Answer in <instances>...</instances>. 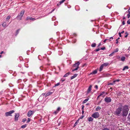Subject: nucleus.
I'll list each match as a JSON object with an SVG mask.
<instances>
[{
	"mask_svg": "<svg viewBox=\"0 0 130 130\" xmlns=\"http://www.w3.org/2000/svg\"><path fill=\"white\" fill-rule=\"evenodd\" d=\"M79 119H78V120L77 121L75 122V124H74L73 126V127H74L78 124L79 122Z\"/></svg>",
	"mask_w": 130,
	"mask_h": 130,
	"instance_id": "f8f14e48",
	"label": "nucleus"
},
{
	"mask_svg": "<svg viewBox=\"0 0 130 130\" xmlns=\"http://www.w3.org/2000/svg\"><path fill=\"white\" fill-rule=\"evenodd\" d=\"M32 20V17H27L26 20Z\"/></svg>",
	"mask_w": 130,
	"mask_h": 130,
	"instance_id": "4be33fe9",
	"label": "nucleus"
},
{
	"mask_svg": "<svg viewBox=\"0 0 130 130\" xmlns=\"http://www.w3.org/2000/svg\"><path fill=\"white\" fill-rule=\"evenodd\" d=\"M36 20V19H35V18H32V20L34 21V20Z\"/></svg>",
	"mask_w": 130,
	"mask_h": 130,
	"instance_id": "bf43d9fd",
	"label": "nucleus"
},
{
	"mask_svg": "<svg viewBox=\"0 0 130 130\" xmlns=\"http://www.w3.org/2000/svg\"><path fill=\"white\" fill-rule=\"evenodd\" d=\"M122 116L123 117L126 116L128 112L129 109L127 105H125L122 107Z\"/></svg>",
	"mask_w": 130,
	"mask_h": 130,
	"instance_id": "f257e3e1",
	"label": "nucleus"
},
{
	"mask_svg": "<svg viewBox=\"0 0 130 130\" xmlns=\"http://www.w3.org/2000/svg\"><path fill=\"white\" fill-rule=\"evenodd\" d=\"M14 112V111L12 110L9 112H7L5 113V115L6 116H11V115Z\"/></svg>",
	"mask_w": 130,
	"mask_h": 130,
	"instance_id": "423d86ee",
	"label": "nucleus"
},
{
	"mask_svg": "<svg viewBox=\"0 0 130 130\" xmlns=\"http://www.w3.org/2000/svg\"><path fill=\"white\" fill-rule=\"evenodd\" d=\"M32 111L31 110H29L27 113V116L29 117L32 115Z\"/></svg>",
	"mask_w": 130,
	"mask_h": 130,
	"instance_id": "9d476101",
	"label": "nucleus"
},
{
	"mask_svg": "<svg viewBox=\"0 0 130 130\" xmlns=\"http://www.w3.org/2000/svg\"><path fill=\"white\" fill-rule=\"evenodd\" d=\"M128 11L129 13H130V7L129 8V9L128 10Z\"/></svg>",
	"mask_w": 130,
	"mask_h": 130,
	"instance_id": "6e6d98bb",
	"label": "nucleus"
},
{
	"mask_svg": "<svg viewBox=\"0 0 130 130\" xmlns=\"http://www.w3.org/2000/svg\"><path fill=\"white\" fill-rule=\"evenodd\" d=\"M100 96H99V95L98 97H97V99H98V98H99V97Z\"/></svg>",
	"mask_w": 130,
	"mask_h": 130,
	"instance_id": "338daca9",
	"label": "nucleus"
},
{
	"mask_svg": "<svg viewBox=\"0 0 130 130\" xmlns=\"http://www.w3.org/2000/svg\"><path fill=\"white\" fill-rule=\"evenodd\" d=\"M27 125V124H25V125H22L21 126V128H24L26 127Z\"/></svg>",
	"mask_w": 130,
	"mask_h": 130,
	"instance_id": "b1692460",
	"label": "nucleus"
},
{
	"mask_svg": "<svg viewBox=\"0 0 130 130\" xmlns=\"http://www.w3.org/2000/svg\"><path fill=\"white\" fill-rule=\"evenodd\" d=\"M101 107L100 106H98L96 108L95 110L96 111H98V110H100L101 109Z\"/></svg>",
	"mask_w": 130,
	"mask_h": 130,
	"instance_id": "5701e85b",
	"label": "nucleus"
},
{
	"mask_svg": "<svg viewBox=\"0 0 130 130\" xmlns=\"http://www.w3.org/2000/svg\"><path fill=\"white\" fill-rule=\"evenodd\" d=\"M89 104V103H87L86 104L87 105H88Z\"/></svg>",
	"mask_w": 130,
	"mask_h": 130,
	"instance_id": "774afa93",
	"label": "nucleus"
},
{
	"mask_svg": "<svg viewBox=\"0 0 130 130\" xmlns=\"http://www.w3.org/2000/svg\"><path fill=\"white\" fill-rule=\"evenodd\" d=\"M128 67L127 66H126L124 67L123 68V70L124 71L126 69H128Z\"/></svg>",
	"mask_w": 130,
	"mask_h": 130,
	"instance_id": "aec40b11",
	"label": "nucleus"
},
{
	"mask_svg": "<svg viewBox=\"0 0 130 130\" xmlns=\"http://www.w3.org/2000/svg\"><path fill=\"white\" fill-rule=\"evenodd\" d=\"M115 53L114 52H113L111 53L109 55V56H112L113 55V54H115Z\"/></svg>",
	"mask_w": 130,
	"mask_h": 130,
	"instance_id": "473e14b6",
	"label": "nucleus"
},
{
	"mask_svg": "<svg viewBox=\"0 0 130 130\" xmlns=\"http://www.w3.org/2000/svg\"><path fill=\"white\" fill-rule=\"evenodd\" d=\"M121 33L120 32H119V36L120 37H121Z\"/></svg>",
	"mask_w": 130,
	"mask_h": 130,
	"instance_id": "de8ad7c7",
	"label": "nucleus"
},
{
	"mask_svg": "<svg viewBox=\"0 0 130 130\" xmlns=\"http://www.w3.org/2000/svg\"><path fill=\"white\" fill-rule=\"evenodd\" d=\"M118 51V48H117L116 50H115L114 51V52L115 53L116 52H117Z\"/></svg>",
	"mask_w": 130,
	"mask_h": 130,
	"instance_id": "c756f323",
	"label": "nucleus"
},
{
	"mask_svg": "<svg viewBox=\"0 0 130 130\" xmlns=\"http://www.w3.org/2000/svg\"><path fill=\"white\" fill-rule=\"evenodd\" d=\"M77 75H78V74H75L74 75H73V76L71 77V79H72L74 78L75 77H76L77 76Z\"/></svg>",
	"mask_w": 130,
	"mask_h": 130,
	"instance_id": "4468645a",
	"label": "nucleus"
},
{
	"mask_svg": "<svg viewBox=\"0 0 130 130\" xmlns=\"http://www.w3.org/2000/svg\"><path fill=\"white\" fill-rule=\"evenodd\" d=\"M105 93V92L104 91H103L99 95V96H101L102 95H103Z\"/></svg>",
	"mask_w": 130,
	"mask_h": 130,
	"instance_id": "bb28decb",
	"label": "nucleus"
},
{
	"mask_svg": "<svg viewBox=\"0 0 130 130\" xmlns=\"http://www.w3.org/2000/svg\"><path fill=\"white\" fill-rule=\"evenodd\" d=\"M96 45V43H93L91 45V46L92 47H95Z\"/></svg>",
	"mask_w": 130,
	"mask_h": 130,
	"instance_id": "393cba45",
	"label": "nucleus"
},
{
	"mask_svg": "<svg viewBox=\"0 0 130 130\" xmlns=\"http://www.w3.org/2000/svg\"><path fill=\"white\" fill-rule=\"evenodd\" d=\"M127 17L128 18H129L130 17V13H129L128 14Z\"/></svg>",
	"mask_w": 130,
	"mask_h": 130,
	"instance_id": "79ce46f5",
	"label": "nucleus"
},
{
	"mask_svg": "<svg viewBox=\"0 0 130 130\" xmlns=\"http://www.w3.org/2000/svg\"><path fill=\"white\" fill-rule=\"evenodd\" d=\"M28 120L26 122L27 123H29L30 121V120L29 118H28Z\"/></svg>",
	"mask_w": 130,
	"mask_h": 130,
	"instance_id": "72a5a7b5",
	"label": "nucleus"
},
{
	"mask_svg": "<svg viewBox=\"0 0 130 130\" xmlns=\"http://www.w3.org/2000/svg\"><path fill=\"white\" fill-rule=\"evenodd\" d=\"M100 50V49L99 48H98V49L95 50V51L96 52H98V51H99Z\"/></svg>",
	"mask_w": 130,
	"mask_h": 130,
	"instance_id": "c03bdc74",
	"label": "nucleus"
},
{
	"mask_svg": "<svg viewBox=\"0 0 130 130\" xmlns=\"http://www.w3.org/2000/svg\"><path fill=\"white\" fill-rule=\"evenodd\" d=\"M120 38L119 37L118 38V39H116V41H116V44H118V40L119 39H120Z\"/></svg>",
	"mask_w": 130,
	"mask_h": 130,
	"instance_id": "f704fd0d",
	"label": "nucleus"
},
{
	"mask_svg": "<svg viewBox=\"0 0 130 130\" xmlns=\"http://www.w3.org/2000/svg\"><path fill=\"white\" fill-rule=\"evenodd\" d=\"M97 72V70H95L93 71V72H92L90 74V75L92 74H96Z\"/></svg>",
	"mask_w": 130,
	"mask_h": 130,
	"instance_id": "9b49d317",
	"label": "nucleus"
},
{
	"mask_svg": "<svg viewBox=\"0 0 130 130\" xmlns=\"http://www.w3.org/2000/svg\"><path fill=\"white\" fill-rule=\"evenodd\" d=\"M4 53V52L3 51H2V52H1V53H0V54H3Z\"/></svg>",
	"mask_w": 130,
	"mask_h": 130,
	"instance_id": "13d9d810",
	"label": "nucleus"
},
{
	"mask_svg": "<svg viewBox=\"0 0 130 130\" xmlns=\"http://www.w3.org/2000/svg\"><path fill=\"white\" fill-rule=\"evenodd\" d=\"M122 23L123 25H124L125 23L124 21H123L122 22Z\"/></svg>",
	"mask_w": 130,
	"mask_h": 130,
	"instance_id": "3c124183",
	"label": "nucleus"
},
{
	"mask_svg": "<svg viewBox=\"0 0 130 130\" xmlns=\"http://www.w3.org/2000/svg\"><path fill=\"white\" fill-rule=\"evenodd\" d=\"M113 39V38L112 37H111L110 38V39Z\"/></svg>",
	"mask_w": 130,
	"mask_h": 130,
	"instance_id": "69168bd1",
	"label": "nucleus"
},
{
	"mask_svg": "<svg viewBox=\"0 0 130 130\" xmlns=\"http://www.w3.org/2000/svg\"><path fill=\"white\" fill-rule=\"evenodd\" d=\"M109 40L108 39H105L104 41L103 42H104V43H105L106 42V41L107 40Z\"/></svg>",
	"mask_w": 130,
	"mask_h": 130,
	"instance_id": "09e8293b",
	"label": "nucleus"
},
{
	"mask_svg": "<svg viewBox=\"0 0 130 130\" xmlns=\"http://www.w3.org/2000/svg\"><path fill=\"white\" fill-rule=\"evenodd\" d=\"M66 0H62L61 1H60L59 2L60 4H61L63 3Z\"/></svg>",
	"mask_w": 130,
	"mask_h": 130,
	"instance_id": "7c9ffc66",
	"label": "nucleus"
},
{
	"mask_svg": "<svg viewBox=\"0 0 130 130\" xmlns=\"http://www.w3.org/2000/svg\"><path fill=\"white\" fill-rule=\"evenodd\" d=\"M113 83H109L108 85H113Z\"/></svg>",
	"mask_w": 130,
	"mask_h": 130,
	"instance_id": "603ef678",
	"label": "nucleus"
},
{
	"mask_svg": "<svg viewBox=\"0 0 130 130\" xmlns=\"http://www.w3.org/2000/svg\"><path fill=\"white\" fill-rule=\"evenodd\" d=\"M26 118H24L23 119V120H22V122H25L26 121Z\"/></svg>",
	"mask_w": 130,
	"mask_h": 130,
	"instance_id": "58836bf2",
	"label": "nucleus"
},
{
	"mask_svg": "<svg viewBox=\"0 0 130 130\" xmlns=\"http://www.w3.org/2000/svg\"><path fill=\"white\" fill-rule=\"evenodd\" d=\"M101 43H100L98 45V47H99V46H100V45H101Z\"/></svg>",
	"mask_w": 130,
	"mask_h": 130,
	"instance_id": "052dcab7",
	"label": "nucleus"
},
{
	"mask_svg": "<svg viewBox=\"0 0 130 130\" xmlns=\"http://www.w3.org/2000/svg\"><path fill=\"white\" fill-rule=\"evenodd\" d=\"M61 110V108L59 107H58L57 109L56 110L57 111L59 112Z\"/></svg>",
	"mask_w": 130,
	"mask_h": 130,
	"instance_id": "cd10ccee",
	"label": "nucleus"
},
{
	"mask_svg": "<svg viewBox=\"0 0 130 130\" xmlns=\"http://www.w3.org/2000/svg\"><path fill=\"white\" fill-rule=\"evenodd\" d=\"M105 49V47H101V49L102 50H104Z\"/></svg>",
	"mask_w": 130,
	"mask_h": 130,
	"instance_id": "ea45409f",
	"label": "nucleus"
},
{
	"mask_svg": "<svg viewBox=\"0 0 130 130\" xmlns=\"http://www.w3.org/2000/svg\"><path fill=\"white\" fill-rule=\"evenodd\" d=\"M84 111L83 110H82V114L83 115L84 114Z\"/></svg>",
	"mask_w": 130,
	"mask_h": 130,
	"instance_id": "680f3d73",
	"label": "nucleus"
},
{
	"mask_svg": "<svg viewBox=\"0 0 130 130\" xmlns=\"http://www.w3.org/2000/svg\"><path fill=\"white\" fill-rule=\"evenodd\" d=\"M7 23L6 22H4L2 24V26H6Z\"/></svg>",
	"mask_w": 130,
	"mask_h": 130,
	"instance_id": "a878e982",
	"label": "nucleus"
},
{
	"mask_svg": "<svg viewBox=\"0 0 130 130\" xmlns=\"http://www.w3.org/2000/svg\"><path fill=\"white\" fill-rule=\"evenodd\" d=\"M99 116V114L98 112H96L94 113L92 115V117L95 118H97Z\"/></svg>",
	"mask_w": 130,
	"mask_h": 130,
	"instance_id": "39448f33",
	"label": "nucleus"
},
{
	"mask_svg": "<svg viewBox=\"0 0 130 130\" xmlns=\"http://www.w3.org/2000/svg\"><path fill=\"white\" fill-rule=\"evenodd\" d=\"M88 121L89 122L92 121H93V119L91 117H90L88 118Z\"/></svg>",
	"mask_w": 130,
	"mask_h": 130,
	"instance_id": "f3484780",
	"label": "nucleus"
},
{
	"mask_svg": "<svg viewBox=\"0 0 130 130\" xmlns=\"http://www.w3.org/2000/svg\"><path fill=\"white\" fill-rule=\"evenodd\" d=\"M11 17L10 16H8L7 18H6V19L7 20H9V19H10V18Z\"/></svg>",
	"mask_w": 130,
	"mask_h": 130,
	"instance_id": "e433bc0d",
	"label": "nucleus"
},
{
	"mask_svg": "<svg viewBox=\"0 0 130 130\" xmlns=\"http://www.w3.org/2000/svg\"><path fill=\"white\" fill-rule=\"evenodd\" d=\"M84 117V116H82V117H80V118L79 119H82Z\"/></svg>",
	"mask_w": 130,
	"mask_h": 130,
	"instance_id": "49530a36",
	"label": "nucleus"
},
{
	"mask_svg": "<svg viewBox=\"0 0 130 130\" xmlns=\"http://www.w3.org/2000/svg\"><path fill=\"white\" fill-rule=\"evenodd\" d=\"M105 102L107 103L110 102L111 101V99L110 97H106L104 99Z\"/></svg>",
	"mask_w": 130,
	"mask_h": 130,
	"instance_id": "0eeeda50",
	"label": "nucleus"
},
{
	"mask_svg": "<svg viewBox=\"0 0 130 130\" xmlns=\"http://www.w3.org/2000/svg\"><path fill=\"white\" fill-rule=\"evenodd\" d=\"M92 87V86L91 85H90L89 86L87 91V94H88L91 92V90Z\"/></svg>",
	"mask_w": 130,
	"mask_h": 130,
	"instance_id": "1a4fd4ad",
	"label": "nucleus"
},
{
	"mask_svg": "<svg viewBox=\"0 0 130 130\" xmlns=\"http://www.w3.org/2000/svg\"><path fill=\"white\" fill-rule=\"evenodd\" d=\"M125 57H122L121 58V60L123 61H125Z\"/></svg>",
	"mask_w": 130,
	"mask_h": 130,
	"instance_id": "412c9836",
	"label": "nucleus"
},
{
	"mask_svg": "<svg viewBox=\"0 0 130 130\" xmlns=\"http://www.w3.org/2000/svg\"><path fill=\"white\" fill-rule=\"evenodd\" d=\"M127 23L128 24H130V19L129 20L127 21Z\"/></svg>",
	"mask_w": 130,
	"mask_h": 130,
	"instance_id": "4c0bfd02",
	"label": "nucleus"
},
{
	"mask_svg": "<svg viewBox=\"0 0 130 130\" xmlns=\"http://www.w3.org/2000/svg\"><path fill=\"white\" fill-rule=\"evenodd\" d=\"M19 116V114L18 113H15L14 120L15 121H18V118Z\"/></svg>",
	"mask_w": 130,
	"mask_h": 130,
	"instance_id": "6e6552de",
	"label": "nucleus"
},
{
	"mask_svg": "<svg viewBox=\"0 0 130 130\" xmlns=\"http://www.w3.org/2000/svg\"><path fill=\"white\" fill-rule=\"evenodd\" d=\"M24 10H23L21 11L20 13L18 14L17 17V18L18 20H20L22 19V18L24 14Z\"/></svg>",
	"mask_w": 130,
	"mask_h": 130,
	"instance_id": "20e7f679",
	"label": "nucleus"
},
{
	"mask_svg": "<svg viewBox=\"0 0 130 130\" xmlns=\"http://www.w3.org/2000/svg\"><path fill=\"white\" fill-rule=\"evenodd\" d=\"M59 85H60V83H57V84H56L54 86L55 87L56 86H58Z\"/></svg>",
	"mask_w": 130,
	"mask_h": 130,
	"instance_id": "c9c22d12",
	"label": "nucleus"
},
{
	"mask_svg": "<svg viewBox=\"0 0 130 130\" xmlns=\"http://www.w3.org/2000/svg\"><path fill=\"white\" fill-rule=\"evenodd\" d=\"M103 130H109V129L107 128H105L103 129Z\"/></svg>",
	"mask_w": 130,
	"mask_h": 130,
	"instance_id": "37998d69",
	"label": "nucleus"
},
{
	"mask_svg": "<svg viewBox=\"0 0 130 130\" xmlns=\"http://www.w3.org/2000/svg\"><path fill=\"white\" fill-rule=\"evenodd\" d=\"M20 30V29H18L17 30L16 32V33L17 34H18V33L19 32Z\"/></svg>",
	"mask_w": 130,
	"mask_h": 130,
	"instance_id": "a19ab883",
	"label": "nucleus"
},
{
	"mask_svg": "<svg viewBox=\"0 0 130 130\" xmlns=\"http://www.w3.org/2000/svg\"><path fill=\"white\" fill-rule=\"evenodd\" d=\"M122 107L121 106L119 107L115 111V115L118 116H119L121 111H122Z\"/></svg>",
	"mask_w": 130,
	"mask_h": 130,
	"instance_id": "f03ea898",
	"label": "nucleus"
},
{
	"mask_svg": "<svg viewBox=\"0 0 130 130\" xmlns=\"http://www.w3.org/2000/svg\"><path fill=\"white\" fill-rule=\"evenodd\" d=\"M120 81V80L119 79H117L116 80H115L113 81V82L114 83H115L116 82H119Z\"/></svg>",
	"mask_w": 130,
	"mask_h": 130,
	"instance_id": "c85d7f7f",
	"label": "nucleus"
},
{
	"mask_svg": "<svg viewBox=\"0 0 130 130\" xmlns=\"http://www.w3.org/2000/svg\"><path fill=\"white\" fill-rule=\"evenodd\" d=\"M80 64V62L79 61H78L77 62L74 64L73 66V68H75L73 69L72 71L73 72L77 70L79 68V65Z\"/></svg>",
	"mask_w": 130,
	"mask_h": 130,
	"instance_id": "7ed1b4c3",
	"label": "nucleus"
},
{
	"mask_svg": "<svg viewBox=\"0 0 130 130\" xmlns=\"http://www.w3.org/2000/svg\"><path fill=\"white\" fill-rule=\"evenodd\" d=\"M52 93V92H47L46 93V95H45V96L46 97L48 96L51 94Z\"/></svg>",
	"mask_w": 130,
	"mask_h": 130,
	"instance_id": "2eb2a0df",
	"label": "nucleus"
},
{
	"mask_svg": "<svg viewBox=\"0 0 130 130\" xmlns=\"http://www.w3.org/2000/svg\"><path fill=\"white\" fill-rule=\"evenodd\" d=\"M70 74V72H68L67 73H66V74H65L63 76V77H66L68 76Z\"/></svg>",
	"mask_w": 130,
	"mask_h": 130,
	"instance_id": "ddd939ff",
	"label": "nucleus"
},
{
	"mask_svg": "<svg viewBox=\"0 0 130 130\" xmlns=\"http://www.w3.org/2000/svg\"><path fill=\"white\" fill-rule=\"evenodd\" d=\"M84 105H82V110H84Z\"/></svg>",
	"mask_w": 130,
	"mask_h": 130,
	"instance_id": "a18cd8bd",
	"label": "nucleus"
},
{
	"mask_svg": "<svg viewBox=\"0 0 130 130\" xmlns=\"http://www.w3.org/2000/svg\"><path fill=\"white\" fill-rule=\"evenodd\" d=\"M128 34H127V35H126L125 36V38L127 37Z\"/></svg>",
	"mask_w": 130,
	"mask_h": 130,
	"instance_id": "5fc2aeb1",
	"label": "nucleus"
},
{
	"mask_svg": "<svg viewBox=\"0 0 130 130\" xmlns=\"http://www.w3.org/2000/svg\"><path fill=\"white\" fill-rule=\"evenodd\" d=\"M58 112L56 110V111H55V112H54L53 113L55 115H56L58 113Z\"/></svg>",
	"mask_w": 130,
	"mask_h": 130,
	"instance_id": "2f4dec72",
	"label": "nucleus"
},
{
	"mask_svg": "<svg viewBox=\"0 0 130 130\" xmlns=\"http://www.w3.org/2000/svg\"><path fill=\"white\" fill-rule=\"evenodd\" d=\"M98 86L97 85H96L95 86V88H96V89H98Z\"/></svg>",
	"mask_w": 130,
	"mask_h": 130,
	"instance_id": "8fccbe9b",
	"label": "nucleus"
},
{
	"mask_svg": "<svg viewBox=\"0 0 130 130\" xmlns=\"http://www.w3.org/2000/svg\"><path fill=\"white\" fill-rule=\"evenodd\" d=\"M89 100V98H87L85 100H84L83 102V104H84L86 103Z\"/></svg>",
	"mask_w": 130,
	"mask_h": 130,
	"instance_id": "a211bd4d",
	"label": "nucleus"
},
{
	"mask_svg": "<svg viewBox=\"0 0 130 130\" xmlns=\"http://www.w3.org/2000/svg\"><path fill=\"white\" fill-rule=\"evenodd\" d=\"M125 34H126V35H127V34H128L127 33V32L126 31L125 32Z\"/></svg>",
	"mask_w": 130,
	"mask_h": 130,
	"instance_id": "0e129e2a",
	"label": "nucleus"
},
{
	"mask_svg": "<svg viewBox=\"0 0 130 130\" xmlns=\"http://www.w3.org/2000/svg\"><path fill=\"white\" fill-rule=\"evenodd\" d=\"M109 64V63H105L102 64L103 66L106 67Z\"/></svg>",
	"mask_w": 130,
	"mask_h": 130,
	"instance_id": "6ab92c4d",
	"label": "nucleus"
},
{
	"mask_svg": "<svg viewBox=\"0 0 130 130\" xmlns=\"http://www.w3.org/2000/svg\"><path fill=\"white\" fill-rule=\"evenodd\" d=\"M128 118H129V119H130V113H129L128 114Z\"/></svg>",
	"mask_w": 130,
	"mask_h": 130,
	"instance_id": "864d4df0",
	"label": "nucleus"
},
{
	"mask_svg": "<svg viewBox=\"0 0 130 130\" xmlns=\"http://www.w3.org/2000/svg\"><path fill=\"white\" fill-rule=\"evenodd\" d=\"M103 67L104 66H103L102 64L101 65V66H100V69H99V71L100 72L102 70V69H103Z\"/></svg>",
	"mask_w": 130,
	"mask_h": 130,
	"instance_id": "dca6fc26",
	"label": "nucleus"
},
{
	"mask_svg": "<svg viewBox=\"0 0 130 130\" xmlns=\"http://www.w3.org/2000/svg\"><path fill=\"white\" fill-rule=\"evenodd\" d=\"M124 32V31H122L121 32H120L121 33V34H123V33Z\"/></svg>",
	"mask_w": 130,
	"mask_h": 130,
	"instance_id": "4d7b16f0",
	"label": "nucleus"
},
{
	"mask_svg": "<svg viewBox=\"0 0 130 130\" xmlns=\"http://www.w3.org/2000/svg\"><path fill=\"white\" fill-rule=\"evenodd\" d=\"M128 50L129 51H130V46L128 48Z\"/></svg>",
	"mask_w": 130,
	"mask_h": 130,
	"instance_id": "e2e57ef3",
	"label": "nucleus"
}]
</instances>
